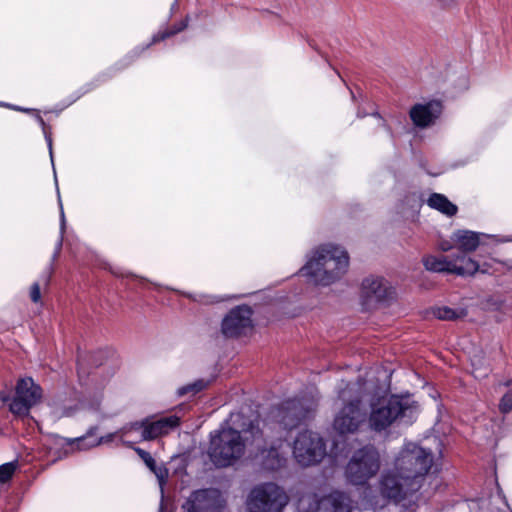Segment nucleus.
<instances>
[{
  "mask_svg": "<svg viewBox=\"0 0 512 512\" xmlns=\"http://www.w3.org/2000/svg\"><path fill=\"white\" fill-rule=\"evenodd\" d=\"M30 297H31V300L35 303H37L40 298H41V293H40V286L38 283H34L32 286H31V290H30Z\"/></svg>",
  "mask_w": 512,
  "mask_h": 512,
  "instance_id": "obj_32",
  "label": "nucleus"
},
{
  "mask_svg": "<svg viewBox=\"0 0 512 512\" xmlns=\"http://www.w3.org/2000/svg\"><path fill=\"white\" fill-rule=\"evenodd\" d=\"M186 26H187V22L183 21L178 26H176L173 30L159 33L153 37L152 43L158 42V41L163 40L171 35H174L180 31H182Z\"/></svg>",
  "mask_w": 512,
  "mask_h": 512,
  "instance_id": "obj_27",
  "label": "nucleus"
},
{
  "mask_svg": "<svg viewBox=\"0 0 512 512\" xmlns=\"http://www.w3.org/2000/svg\"><path fill=\"white\" fill-rule=\"evenodd\" d=\"M207 383L204 380H197L192 384H188L186 386L181 387L178 390L179 395H184L187 393L196 394L203 390L206 387Z\"/></svg>",
  "mask_w": 512,
  "mask_h": 512,
  "instance_id": "obj_25",
  "label": "nucleus"
},
{
  "mask_svg": "<svg viewBox=\"0 0 512 512\" xmlns=\"http://www.w3.org/2000/svg\"><path fill=\"white\" fill-rule=\"evenodd\" d=\"M424 267L432 272H446L460 276L474 275L479 264L471 257L458 254L454 257L428 255L423 258Z\"/></svg>",
  "mask_w": 512,
  "mask_h": 512,
  "instance_id": "obj_9",
  "label": "nucleus"
},
{
  "mask_svg": "<svg viewBox=\"0 0 512 512\" xmlns=\"http://www.w3.org/2000/svg\"><path fill=\"white\" fill-rule=\"evenodd\" d=\"M427 204L446 216H454L457 213V206L448 200L446 196L439 193H433L427 200Z\"/></svg>",
  "mask_w": 512,
  "mask_h": 512,
  "instance_id": "obj_21",
  "label": "nucleus"
},
{
  "mask_svg": "<svg viewBox=\"0 0 512 512\" xmlns=\"http://www.w3.org/2000/svg\"><path fill=\"white\" fill-rule=\"evenodd\" d=\"M288 503V496L282 488L274 483L255 486L247 500L249 512H282Z\"/></svg>",
  "mask_w": 512,
  "mask_h": 512,
  "instance_id": "obj_7",
  "label": "nucleus"
},
{
  "mask_svg": "<svg viewBox=\"0 0 512 512\" xmlns=\"http://www.w3.org/2000/svg\"><path fill=\"white\" fill-rule=\"evenodd\" d=\"M419 414V406L410 395L381 396L370 402V430L387 433L394 425H411Z\"/></svg>",
  "mask_w": 512,
  "mask_h": 512,
  "instance_id": "obj_3",
  "label": "nucleus"
},
{
  "mask_svg": "<svg viewBox=\"0 0 512 512\" xmlns=\"http://www.w3.org/2000/svg\"><path fill=\"white\" fill-rule=\"evenodd\" d=\"M45 137H46V140H47V143H48V147H49V153H50L51 162L53 163L52 139L46 133H45Z\"/></svg>",
  "mask_w": 512,
  "mask_h": 512,
  "instance_id": "obj_34",
  "label": "nucleus"
},
{
  "mask_svg": "<svg viewBox=\"0 0 512 512\" xmlns=\"http://www.w3.org/2000/svg\"><path fill=\"white\" fill-rule=\"evenodd\" d=\"M430 313L433 317L439 320H454L466 315V311L464 309L454 310L446 306L433 307L431 308Z\"/></svg>",
  "mask_w": 512,
  "mask_h": 512,
  "instance_id": "obj_23",
  "label": "nucleus"
},
{
  "mask_svg": "<svg viewBox=\"0 0 512 512\" xmlns=\"http://www.w3.org/2000/svg\"><path fill=\"white\" fill-rule=\"evenodd\" d=\"M442 111L440 101L432 100L427 103L414 105L410 110V118L417 127L425 128L434 123Z\"/></svg>",
  "mask_w": 512,
  "mask_h": 512,
  "instance_id": "obj_16",
  "label": "nucleus"
},
{
  "mask_svg": "<svg viewBox=\"0 0 512 512\" xmlns=\"http://www.w3.org/2000/svg\"><path fill=\"white\" fill-rule=\"evenodd\" d=\"M138 425L146 427L145 421L142 420L127 424L120 429V442L122 444L132 445L141 441H148V439L140 438V431L137 429Z\"/></svg>",
  "mask_w": 512,
  "mask_h": 512,
  "instance_id": "obj_22",
  "label": "nucleus"
},
{
  "mask_svg": "<svg viewBox=\"0 0 512 512\" xmlns=\"http://www.w3.org/2000/svg\"><path fill=\"white\" fill-rule=\"evenodd\" d=\"M353 388L350 384L339 391V399L345 402L343 407L337 412L333 428L341 434H353L358 431L360 426L366 420V412L362 408V400L359 395H352Z\"/></svg>",
  "mask_w": 512,
  "mask_h": 512,
  "instance_id": "obj_6",
  "label": "nucleus"
},
{
  "mask_svg": "<svg viewBox=\"0 0 512 512\" xmlns=\"http://www.w3.org/2000/svg\"><path fill=\"white\" fill-rule=\"evenodd\" d=\"M312 410L311 401L288 399L273 409L271 415L283 429H292L307 418Z\"/></svg>",
  "mask_w": 512,
  "mask_h": 512,
  "instance_id": "obj_10",
  "label": "nucleus"
},
{
  "mask_svg": "<svg viewBox=\"0 0 512 512\" xmlns=\"http://www.w3.org/2000/svg\"><path fill=\"white\" fill-rule=\"evenodd\" d=\"M75 410H76V406H66V405H64L63 407L56 406L54 408V414L56 417H69L74 414Z\"/></svg>",
  "mask_w": 512,
  "mask_h": 512,
  "instance_id": "obj_30",
  "label": "nucleus"
},
{
  "mask_svg": "<svg viewBox=\"0 0 512 512\" xmlns=\"http://www.w3.org/2000/svg\"><path fill=\"white\" fill-rule=\"evenodd\" d=\"M310 501L314 505L310 506L307 512H351L353 509L350 497L340 491H334L321 499H318L316 495L304 496L300 500V505Z\"/></svg>",
  "mask_w": 512,
  "mask_h": 512,
  "instance_id": "obj_13",
  "label": "nucleus"
},
{
  "mask_svg": "<svg viewBox=\"0 0 512 512\" xmlns=\"http://www.w3.org/2000/svg\"><path fill=\"white\" fill-rule=\"evenodd\" d=\"M380 453L373 445L356 450L345 467V478L352 485H365L380 470Z\"/></svg>",
  "mask_w": 512,
  "mask_h": 512,
  "instance_id": "obj_5",
  "label": "nucleus"
},
{
  "mask_svg": "<svg viewBox=\"0 0 512 512\" xmlns=\"http://www.w3.org/2000/svg\"><path fill=\"white\" fill-rule=\"evenodd\" d=\"M348 266L349 257L342 247L324 244L311 252L300 273L314 285L329 286L343 277Z\"/></svg>",
  "mask_w": 512,
  "mask_h": 512,
  "instance_id": "obj_4",
  "label": "nucleus"
},
{
  "mask_svg": "<svg viewBox=\"0 0 512 512\" xmlns=\"http://www.w3.org/2000/svg\"><path fill=\"white\" fill-rule=\"evenodd\" d=\"M252 310L246 305L232 309L222 321V332L226 337H236L252 328Z\"/></svg>",
  "mask_w": 512,
  "mask_h": 512,
  "instance_id": "obj_14",
  "label": "nucleus"
},
{
  "mask_svg": "<svg viewBox=\"0 0 512 512\" xmlns=\"http://www.w3.org/2000/svg\"><path fill=\"white\" fill-rule=\"evenodd\" d=\"M96 428H91L85 436L76 438L74 442L77 444L78 449L86 450L101 444L113 442L115 439L120 441V430L109 433L105 436L97 438L95 436Z\"/></svg>",
  "mask_w": 512,
  "mask_h": 512,
  "instance_id": "obj_20",
  "label": "nucleus"
},
{
  "mask_svg": "<svg viewBox=\"0 0 512 512\" xmlns=\"http://www.w3.org/2000/svg\"><path fill=\"white\" fill-rule=\"evenodd\" d=\"M226 501L215 488L193 491L183 504L185 512H224Z\"/></svg>",
  "mask_w": 512,
  "mask_h": 512,
  "instance_id": "obj_11",
  "label": "nucleus"
},
{
  "mask_svg": "<svg viewBox=\"0 0 512 512\" xmlns=\"http://www.w3.org/2000/svg\"><path fill=\"white\" fill-rule=\"evenodd\" d=\"M144 421L146 427L138 425L137 429L140 431V438L148 439V441L169 434L180 424V418L176 415L161 417L159 419L146 418Z\"/></svg>",
  "mask_w": 512,
  "mask_h": 512,
  "instance_id": "obj_15",
  "label": "nucleus"
},
{
  "mask_svg": "<svg viewBox=\"0 0 512 512\" xmlns=\"http://www.w3.org/2000/svg\"><path fill=\"white\" fill-rule=\"evenodd\" d=\"M499 409L502 413H508L512 410V392H508L502 397Z\"/></svg>",
  "mask_w": 512,
  "mask_h": 512,
  "instance_id": "obj_29",
  "label": "nucleus"
},
{
  "mask_svg": "<svg viewBox=\"0 0 512 512\" xmlns=\"http://www.w3.org/2000/svg\"><path fill=\"white\" fill-rule=\"evenodd\" d=\"M473 374H474L475 378H481V377H484L487 375V371H484L483 373H481L478 369H474Z\"/></svg>",
  "mask_w": 512,
  "mask_h": 512,
  "instance_id": "obj_35",
  "label": "nucleus"
},
{
  "mask_svg": "<svg viewBox=\"0 0 512 512\" xmlns=\"http://www.w3.org/2000/svg\"><path fill=\"white\" fill-rule=\"evenodd\" d=\"M0 398H1L3 401H6V400H7V397H6L3 393H0Z\"/></svg>",
  "mask_w": 512,
  "mask_h": 512,
  "instance_id": "obj_37",
  "label": "nucleus"
},
{
  "mask_svg": "<svg viewBox=\"0 0 512 512\" xmlns=\"http://www.w3.org/2000/svg\"><path fill=\"white\" fill-rule=\"evenodd\" d=\"M454 246V243L452 244L450 241L443 240L439 243L438 247L442 252H448L450 251Z\"/></svg>",
  "mask_w": 512,
  "mask_h": 512,
  "instance_id": "obj_33",
  "label": "nucleus"
},
{
  "mask_svg": "<svg viewBox=\"0 0 512 512\" xmlns=\"http://www.w3.org/2000/svg\"><path fill=\"white\" fill-rule=\"evenodd\" d=\"M248 434L253 442L262 435L258 424L247 422L242 413H231L229 419L210 434L208 456L217 467H228L239 460L249 441Z\"/></svg>",
  "mask_w": 512,
  "mask_h": 512,
  "instance_id": "obj_2",
  "label": "nucleus"
},
{
  "mask_svg": "<svg viewBox=\"0 0 512 512\" xmlns=\"http://www.w3.org/2000/svg\"><path fill=\"white\" fill-rule=\"evenodd\" d=\"M134 450L139 455V457L144 461V463L149 469L156 463L151 454L148 453L147 451L138 447H135Z\"/></svg>",
  "mask_w": 512,
  "mask_h": 512,
  "instance_id": "obj_31",
  "label": "nucleus"
},
{
  "mask_svg": "<svg viewBox=\"0 0 512 512\" xmlns=\"http://www.w3.org/2000/svg\"><path fill=\"white\" fill-rule=\"evenodd\" d=\"M362 294L367 302L379 303L391 295V287L385 279L370 276L362 282Z\"/></svg>",
  "mask_w": 512,
  "mask_h": 512,
  "instance_id": "obj_17",
  "label": "nucleus"
},
{
  "mask_svg": "<svg viewBox=\"0 0 512 512\" xmlns=\"http://www.w3.org/2000/svg\"><path fill=\"white\" fill-rule=\"evenodd\" d=\"M482 234L470 230H457L451 235V240L464 255L475 251L480 244Z\"/></svg>",
  "mask_w": 512,
  "mask_h": 512,
  "instance_id": "obj_19",
  "label": "nucleus"
},
{
  "mask_svg": "<svg viewBox=\"0 0 512 512\" xmlns=\"http://www.w3.org/2000/svg\"><path fill=\"white\" fill-rule=\"evenodd\" d=\"M292 453L299 465L308 467L322 461L326 455V446L318 433L304 430L295 438Z\"/></svg>",
  "mask_w": 512,
  "mask_h": 512,
  "instance_id": "obj_8",
  "label": "nucleus"
},
{
  "mask_svg": "<svg viewBox=\"0 0 512 512\" xmlns=\"http://www.w3.org/2000/svg\"><path fill=\"white\" fill-rule=\"evenodd\" d=\"M38 121L40 122V124H41L42 126H44V125H45L44 120H43L40 116L38 117Z\"/></svg>",
  "mask_w": 512,
  "mask_h": 512,
  "instance_id": "obj_36",
  "label": "nucleus"
},
{
  "mask_svg": "<svg viewBox=\"0 0 512 512\" xmlns=\"http://www.w3.org/2000/svg\"><path fill=\"white\" fill-rule=\"evenodd\" d=\"M434 465V455L430 449L418 443L406 441L397 452L393 468L382 473L378 491L366 486L362 492L365 506H376L381 499L395 501L417 492Z\"/></svg>",
  "mask_w": 512,
  "mask_h": 512,
  "instance_id": "obj_1",
  "label": "nucleus"
},
{
  "mask_svg": "<svg viewBox=\"0 0 512 512\" xmlns=\"http://www.w3.org/2000/svg\"><path fill=\"white\" fill-rule=\"evenodd\" d=\"M58 202H59V206H60V232H61V236H60V239H59V241L57 243L55 256L59 253V251H60V249L62 247V237H63V233L65 231V223H66L65 214H64L63 205H62L60 196L58 197Z\"/></svg>",
  "mask_w": 512,
  "mask_h": 512,
  "instance_id": "obj_28",
  "label": "nucleus"
},
{
  "mask_svg": "<svg viewBox=\"0 0 512 512\" xmlns=\"http://www.w3.org/2000/svg\"><path fill=\"white\" fill-rule=\"evenodd\" d=\"M18 467L17 461L4 463L0 466V482L5 483L10 480Z\"/></svg>",
  "mask_w": 512,
  "mask_h": 512,
  "instance_id": "obj_24",
  "label": "nucleus"
},
{
  "mask_svg": "<svg viewBox=\"0 0 512 512\" xmlns=\"http://www.w3.org/2000/svg\"><path fill=\"white\" fill-rule=\"evenodd\" d=\"M150 470L157 477L160 488L163 490V485L166 483L168 477V470L163 465L157 466L156 463L150 468Z\"/></svg>",
  "mask_w": 512,
  "mask_h": 512,
  "instance_id": "obj_26",
  "label": "nucleus"
},
{
  "mask_svg": "<svg viewBox=\"0 0 512 512\" xmlns=\"http://www.w3.org/2000/svg\"><path fill=\"white\" fill-rule=\"evenodd\" d=\"M284 443L279 441L276 445H271L269 449L261 450L259 458L263 468L267 470H277L281 468L285 462Z\"/></svg>",
  "mask_w": 512,
  "mask_h": 512,
  "instance_id": "obj_18",
  "label": "nucleus"
},
{
  "mask_svg": "<svg viewBox=\"0 0 512 512\" xmlns=\"http://www.w3.org/2000/svg\"><path fill=\"white\" fill-rule=\"evenodd\" d=\"M41 397L42 389L32 378L20 379L16 386L15 397L10 403V411L18 416H26Z\"/></svg>",
  "mask_w": 512,
  "mask_h": 512,
  "instance_id": "obj_12",
  "label": "nucleus"
}]
</instances>
